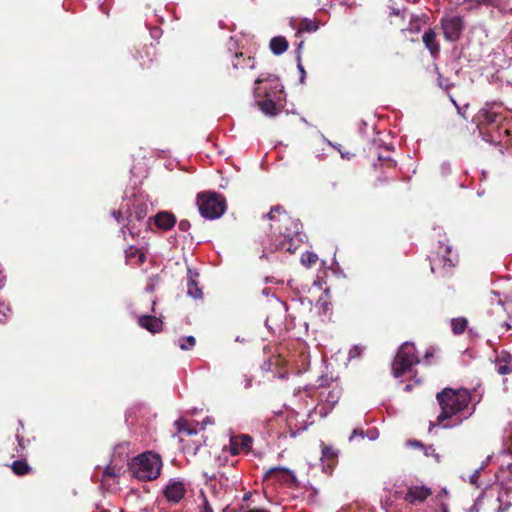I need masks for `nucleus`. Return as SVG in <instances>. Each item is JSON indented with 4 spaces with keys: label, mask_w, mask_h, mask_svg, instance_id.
<instances>
[{
    "label": "nucleus",
    "mask_w": 512,
    "mask_h": 512,
    "mask_svg": "<svg viewBox=\"0 0 512 512\" xmlns=\"http://www.w3.org/2000/svg\"><path fill=\"white\" fill-rule=\"evenodd\" d=\"M436 399L441 408L437 417L438 422L454 419L453 424H444V428H453L469 419L476 410V404L469 406L472 401L471 393L465 388H444L437 393Z\"/></svg>",
    "instance_id": "obj_2"
},
{
    "label": "nucleus",
    "mask_w": 512,
    "mask_h": 512,
    "mask_svg": "<svg viewBox=\"0 0 512 512\" xmlns=\"http://www.w3.org/2000/svg\"><path fill=\"white\" fill-rule=\"evenodd\" d=\"M11 470L17 476H24L31 472V467L26 460H16L11 465Z\"/></svg>",
    "instance_id": "obj_21"
},
{
    "label": "nucleus",
    "mask_w": 512,
    "mask_h": 512,
    "mask_svg": "<svg viewBox=\"0 0 512 512\" xmlns=\"http://www.w3.org/2000/svg\"><path fill=\"white\" fill-rule=\"evenodd\" d=\"M125 257L128 263H133L136 265H142L146 261L145 254L141 250L133 246L129 247L125 251Z\"/></svg>",
    "instance_id": "obj_18"
},
{
    "label": "nucleus",
    "mask_w": 512,
    "mask_h": 512,
    "mask_svg": "<svg viewBox=\"0 0 512 512\" xmlns=\"http://www.w3.org/2000/svg\"><path fill=\"white\" fill-rule=\"evenodd\" d=\"M283 85L272 75H260L254 82L253 95L256 99L265 97L264 100H256L259 110L268 117H275L280 109L277 103L281 101Z\"/></svg>",
    "instance_id": "obj_4"
},
{
    "label": "nucleus",
    "mask_w": 512,
    "mask_h": 512,
    "mask_svg": "<svg viewBox=\"0 0 512 512\" xmlns=\"http://www.w3.org/2000/svg\"><path fill=\"white\" fill-rule=\"evenodd\" d=\"M236 48H237V42H236V40L233 37H231L229 42H228V49L230 51H232L233 49H236Z\"/></svg>",
    "instance_id": "obj_48"
},
{
    "label": "nucleus",
    "mask_w": 512,
    "mask_h": 512,
    "mask_svg": "<svg viewBox=\"0 0 512 512\" xmlns=\"http://www.w3.org/2000/svg\"><path fill=\"white\" fill-rule=\"evenodd\" d=\"M250 497H251V492H248V493H246V494L244 495L243 500H244V501H247V500H249V499H250Z\"/></svg>",
    "instance_id": "obj_56"
},
{
    "label": "nucleus",
    "mask_w": 512,
    "mask_h": 512,
    "mask_svg": "<svg viewBox=\"0 0 512 512\" xmlns=\"http://www.w3.org/2000/svg\"><path fill=\"white\" fill-rule=\"evenodd\" d=\"M363 352V348L358 346V345H355L353 346L350 350H349V353H348V359L349 360H352L354 358H358L360 357V355L362 354Z\"/></svg>",
    "instance_id": "obj_32"
},
{
    "label": "nucleus",
    "mask_w": 512,
    "mask_h": 512,
    "mask_svg": "<svg viewBox=\"0 0 512 512\" xmlns=\"http://www.w3.org/2000/svg\"><path fill=\"white\" fill-rule=\"evenodd\" d=\"M214 419L212 417H206L201 422H194V435H197L199 432L204 431L207 425H214Z\"/></svg>",
    "instance_id": "obj_26"
},
{
    "label": "nucleus",
    "mask_w": 512,
    "mask_h": 512,
    "mask_svg": "<svg viewBox=\"0 0 512 512\" xmlns=\"http://www.w3.org/2000/svg\"><path fill=\"white\" fill-rule=\"evenodd\" d=\"M405 390H406V391H410V390H411V385H409V384H408V385H406V386H405Z\"/></svg>",
    "instance_id": "obj_63"
},
{
    "label": "nucleus",
    "mask_w": 512,
    "mask_h": 512,
    "mask_svg": "<svg viewBox=\"0 0 512 512\" xmlns=\"http://www.w3.org/2000/svg\"><path fill=\"white\" fill-rule=\"evenodd\" d=\"M297 69H298L299 74H300L299 80H300L301 83H304V80H305V77H306V71H305V69H304V67H303V65L301 63V55H300V53L297 56Z\"/></svg>",
    "instance_id": "obj_34"
},
{
    "label": "nucleus",
    "mask_w": 512,
    "mask_h": 512,
    "mask_svg": "<svg viewBox=\"0 0 512 512\" xmlns=\"http://www.w3.org/2000/svg\"><path fill=\"white\" fill-rule=\"evenodd\" d=\"M306 429H307V427H306V426H304V427H302V428H298V429H297V431H295V432H291V435H292L293 437H295V436H296L297 434H299L301 431H304V430H306Z\"/></svg>",
    "instance_id": "obj_53"
},
{
    "label": "nucleus",
    "mask_w": 512,
    "mask_h": 512,
    "mask_svg": "<svg viewBox=\"0 0 512 512\" xmlns=\"http://www.w3.org/2000/svg\"><path fill=\"white\" fill-rule=\"evenodd\" d=\"M424 450V454L426 456H431V455H435V448L431 445V446H428V447H425L422 448Z\"/></svg>",
    "instance_id": "obj_45"
},
{
    "label": "nucleus",
    "mask_w": 512,
    "mask_h": 512,
    "mask_svg": "<svg viewBox=\"0 0 512 512\" xmlns=\"http://www.w3.org/2000/svg\"><path fill=\"white\" fill-rule=\"evenodd\" d=\"M492 456L489 455L487 458L482 462L481 466L479 467L480 470L484 469L486 465H488L489 461L491 460Z\"/></svg>",
    "instance_id": "obj_51"
},
{
    "label": "nucleus",
    "mask_w": 512,
    "mask_h": 512,
    "mask_svg": "<svg viewBox=\"0 0 512 512\" xmlns=\"http://www.w3.org/2000/svg\"><path fill=\"white\" fill-rule=\"evenodd\" d=\"M197 205L201 216L208 220L220 218L227 208L224 196L215 192L198 194Z\"/></svg>",
    "instance_id": "obj_6"
},
{
    "label": "nucleus",
    "mask_w": 512,
    "mask_h": 512,
    "mask_svg": "<svg viewBox=\"0 0 512 512\" xmlns=\"http://www.w3.org/2000/svg\"><path fill=\"white\" fill-rule=\"evenodd\" d=\"M190 226L191 224L188 220H181L178 225L179 229L182 231H188L190 229Z\"/></svg>",
    "instance_id": "obj_38"
},
{
    "label": "nucleus",
    "mask_w": 512,
    "mask_h": 512,
    "mask_svg": "<svg viewBox=\"0 0 512 512\" xmlns=\"http://www.w3.org/2000/svg\"><path fill=\"white\" fill-rule=\"evenodd\" d=\"M379 160H384V161H389L391 165L395 166L396 165V162L393 161L392 159L390 158H382L381 156H379Z\"/></svg>",
    "instance_id": "obj_54"
},
{
    "label": "nucleus",
    "mask_w": 512,
    "mask_h": 512,
    "mask_svg": "<svg viewBox=\"0 0 512 512\" xmlns=\"http://www.w3.org/2000/svg\"><path fill=\"white\" fill-rule=\"evenodd\" d=\"M246 512H264V510L263 509L254 508V509H250V510H248Z\"/></svg>",
    "instance_id": "obj_55"
},
{
    "label": "nucleus",
    "mask_w": 512,
    "mask_h": 512,
    "mask_svg": "<svg viewBox=\"0 0 512 512\" xmlns=\"http://www.w3.org/2000/svg\"><path fill=\"white\" fill-rule=\"evenodd\" d=\"M232 67L235 70H241L245 71L253 70L255 68V60L252 57H243V53H235L233 59H232Z\"/></svg>",
    "instance_id": "obj_15"
},
{
    "label": "nucleus",
    "mask_w": 512,
    "mask_h": 512,
    "mask_svg": "<svg viewBox=\"0 0 512 512\" xmlns=\"http://www.w3.org/2000/svg\"><path fill=\"white\" fill-rule=\"evenodd\" d=\"M438 84L440 87L448 89L450 87V84L447 79H444L441 75L438 77Z\"/></svg>",
    "instance_id": "obj_41"
},
{
    "label": "nucleus",
    "mask_w": 512,
    "mask_h": 512,
    "mask_svg": "<svg viewBox=\"0 0 512 512\" xmlns=\"http://www.w3.org/2000/svg\"><path fill=\"white\" fill-rule=\"evenodd\" d=\"M327 400L330 401L332 404H335L338 401V392H329Z\"/></svg>",
    "instance_id": "obj_42"
},
{
    "label": "nucleus",
    "mask_w": 512,
    "mask_h": 512,
    "mask_svg": "<svg viewBox=\"0 0 512 512\" xmlns=\"http://www.w3.org/2000/svg\"><path fill=\"white\" fill-rule=\"evenodd\" d=\"M506 464L507 469L512 476V462H505L504 460L501 462V466H504Z\"/></svg>",
    "instance_id": "obj_50"
},
{
    "label": "nucleus",
    "mask_w": 512,
    "mask_h": 512,
    "mask_svg": "<svg viewBox=\"0 0 512 512\" xmlns=\"http://www.w3.org/2000/svg\"><path fill=\"white\" fill-rule=\"evenodd\" d=\"M187 293L192 295V270L190 268L187 271Z\"/></svg>",
    "instance_id": "obj_36"
},
{
    "label": "nucleus",
    "mask_w": 512,
    "mask_h": 512,
    "mask_svg": "<svg viewBox=\"0 0 512 512\" xmlns=\"http://www.w3.org/2000/svg\"><path fill=\"white\" fill-rule=\"evenodd\" d=\"M496 370L500 375L512 372V355L507 351H501L496 359Z\"/></svg>",
    "instance_id": "obj_13"
},
{
    "label": "nucleus",
    "mask_w": 512,
    "mask_h": 512,
    "mask_svg": "<svg viewBox=\"0 0 512 512\" xmlns=\"http://www.w3.org/2000/svg\"><path fill=\"white\" fill-rule=\"evenodd\" d=\"M444 37L448 41H456L463 30V20L460 16L445 17L441 21Z\"/></svg>",
    "instance_id": "obj_9"
},
{
    "label": "nucleus",
    "mask_w": 512,
    "mask_h": 512,
    "mask_svg": "<svg viewBox=\"0 0 512 512\" xmlns=\"http://www.w3.org/2000/svg\"><path fill=\"white\" fill-rule=\"evenodd\" d=\"M235 341H236V342L243 343L245 340H244L243 338H241V337H239V336H238V337H236V338H235Z\"/></svg>",
    "instance_id": "obj_60"
},
{
    "label": "nucleus",
    "mask_w": 512,
    "mask_h": 512,
    "mask_svg": "<svg viewBox=\"0 0 512 512\" xmlns=\"http://www.w3.org/2000/svg\"><path fill=\"white\" fill-rule=\"evenodd\" d=\"M103 479L119 477V470L115 466L108 465L103 470Z\"/></svg>",
    "instance_id": "obj_29"
},
{
    "label": "nucleus",
    "mask_w": 512,
    "mask_h": 512,
    "mask_svg": "<svg viewBox=\"0 0 512 512\" xmlns=\"http://www.w3.org/2000/svg\"><path fill=\"white\" fill-rule=\"evenodd\" d=\"M5 282H6V276L0 270V289L4 287Z\"/></svg>",
    "instance_id": "obj_49"
},
{
    "label": "nucleus",
    "mask_w": 512,
    "mask_h": 512,
    "mask_svg": "<svg viewBox=\"0 0 512 512\" xmlns=\"http://www.w3.org/2000/svg\"><path fill=\"white\" fill-rule=\"evenodd\" d=\"M506 448L503 450L504 454L512 455V428L508 432L505 441Z\"/></svg>",
    "instance_id": "obj_33"
},
{
    "label": "nucleus",
    "mask_w": 512,
    "mask_h": 512,
    "mask_svg": "<svg viewBox=\"0 0 512 512\" xmlns=\"http://www.w3.org/2000/svg\"><path fill=\"white\" fill-rule=\"evenodd\" d=\"M112 216L116 219V221H117L118 223H120V222H121V219H122V213H121V211H119V210H113V211H112Z\"/></svg>",
    "instance_id": "obj_46"
},
{
    "label": "nucleus",
    "mask_w": 512,
    "mask_h": 512,
    "mask_svg": "<svg viewBox=\"0 0 512 512\" xmlns=\"http://www.w3.org/2000/svg\"><path fill=\"white\" fill-rule=\"evenodd\" d=\"M270 50L275 55H281L288 49V42L283 36H276L270 40Z\"/></svg>",
    "instance_id": "obj_19"
},
{
    "label": "nucleus",
    "mask_w": 512,
    "mask_h": 512,
    "mask_svg": "<svg viewBox=\"0 0 512 512\" xmlns=\"http://www.w3.org/2000/svg\"><path fill=\"white\" fill-rule=\"evenodd\" d=\"M508 113L503 103L497 101L486 102L478 111L475 120L485 141H502V133L504 136L510 135L509 128L502 129L503 123L508 119Z\"/></svg>",
    "instance_id": "obj_3"
},
{
    "label": "nucleus",
    "mask_w": 512,
    "mask_h": 512,
    "mask_svg": "<svg viewBox=\"0 0 512 512\" xmlns=\"http://www.w3.org/2000/svg\"><path fill=\"white\" fill-rule=\"evenodd\" d=\"M439 249L435 255L429 257L432 273L446 275L455 266L457 257L452 255L451 246L439 242Z\"/></svg>",
    "instance_id": "obj_8"
},
{
    "label": "nucleus",
    "mask_w": 512,
    "mask_h": 512,
    "mask_svg": "<svg viewBox=\"0 0 512 512\" xmlns=\"http://www.w3.org/2000/svg\"><path fill=\"white\" fill-rule=\"evenodd\" d=\"M177 345L181 350H189L192 347V336L181 337L178 339Z\"/></svg>",
    "instance_id": "obj_30"
},
{
    "label": "nucleus",
    "mask_w": 512,
    "mask_h": 512,
    "mask_svg": "<svg viewBox=\"0 0 512 512\" xmlns=\"http://www.w3.org/2000/svg\"><path fill=\"white\" fill-rule=\"evenodd\" d=\"M420 362L419 357L416 353V348L414 343L405 342L403 343L397 355L394 358L392 363V373L395 378H399L405 372L410 371V369Z\"/></svg>",
    "instance_id": "obj_7"
},
{
    "label": "nucleus",
    "mask_w": 512,
    "mask_h": 512,
    "mask_svg": "<svg viewBox=\"0 0 512 512\" xmlns=\"http://www.w3.org/2000/svg\"><path fill=\"white\" fill-rule=\"evenodd\" d=\"M318 260V256L310 251H306L301 256V263L306 267H311Z\"/></svg>",
    "instance_id": "obj_24"
},
{
    "label": "nucleus",
    "mask_w": 512,
    "mask_h": 512,
    "mask_svg": "<svg viewBox=\"0 0 512 512\" xmlns=\"http://www.w3.org/2000/svg\"><path fill=\"white\" fill-rule=\"evenodd\" d=\"M432 356H433V353H432V352H430V351H427V352L425 353V358H426V359H428L429 357H432Z\"/></svg>",
    "instance_id": "obj_59"
},
{
    "label": "nucleus",
    "mask_w": 512,
    "mask_h": 512,
    "mask_svg": "<svg viewBox=\"0 0 512 512\" xmlns=\"http://www.w3.org/2000/svg\"><path fill=\"white\" fill-rule=\"evenodd\" d=\"M265 217L272 221V234L269 238V244L264 247V251L294 253L306 237L301 232L302 224L300 221L290 217L279 205L272 207ZM261 257H266V252H263Z\"/></svg>",
    "instance_id": "obj_1"
},
{
    "label": "nucleus",
    "mask_w": 512,
    "mask_h": 512,
    "mask_svg": "<svg viewBox=\"0 0 512 512\" xmlns=\"http://www.w3.org/2000/svg\"><path fill=\"white\" fill-rule=\"evenodd\" d=\"M12 315L10 306L4 302H0V323H6Z\"/></svg>",
    "instance_id": "obj_27"
},
{
    "label": "nucleus",
    "mask_w": 512,
    "mask_h": 512,
    "mask_svg": "<svg viewBox=\"0 0 512 512\" xmlns=\"http://www.w3.org/2000/svg\"><path fill=\"white\" fill-rule=\"evenodd\" d=\"M243 385L245 389H249L252 386V378L244 375Z\"/></svg>",
    "instance_id": "obj_44"
},
{
    "label": "nucleus",
    "mask_w": 512,
    "mask_h": 512,
    "mask_svg": "<svg viewBox=\"0 0 512 512\" xmlns=\"http://www.w3.org/2000/svg\"><path fill=\"white\" fill-rule=\"evenodd\" d=\"M176 223L175 216L170 212H159L154 218V224L160 229L169 230Z\"/></svg>",
    "instance_id": "obj_14"
},
{
    "label": "nucleus",
    "mask_w": 512,
    "mask_h": 512,
    "mask_svg": "<svg viewBox=\"0 0 512 512\" xmlns=\"http://www.w3.org/2000/svg\"><path fill=\"white\" fill-rule=\"evenodd\" d=\"M175 425L177 426L179 432H186L188 435L192 434V429L188 426L186 420L180 419L175 422Z\"/></svg>",
    "instance_id": "obj_31"
},
{
    "label": "nucleus",
    "mask_w": 512,
    "mask_h": 512,
    "mask_svg": "<svg viewBox=\"0 0 512 512\" xmlns=\"http://www.w3.org/2000/svg\"><path fill=\"white\" fill-rule=\"evenodd\" d=\"M356 436H360L362 438L365 437V434H364V431L362 430H358V429H354L349 437V441H353V439L356 437Z\"/></svg>",
    "instance_id": "obj_39"
},
{
    "label": "nucleus",
    "mask_w": 512,
    "mask_h": 512,
    "mask_svg": "<svg viewBox=\"0 0 512 512\" xmlns=\"http://www.w3.org/2000/svg\"><path fill=\"white\" fill-rule=\"evenodd\" d=\"M321 447H322V457H321V460H323V459H335L337 457V451L333 447L326 446L323 442L321 443Z\"/></svg>",
    "instance_id": "obj_28"
},
{
    "label": "nucleus",
    "mask_w": 512,
    "mask_h": 512,
    "mask_svg": "<svg viewBox=\"0 0 512 512\" xmlns=\"http://www.w3.org/2000/svg\"><path fill=\"white\" fill-rule=\"evenodd\" d=\"M252 438L247 434L231 436L229 446L224 450L228 451L232 456L238 455L240 452H248L251 449Z\"/></svg>",
    "instance_id": "obj_10"
},
{
    "label": "nucleus",
    "mask_w": 512,
    "mask_h": 512,
    "mask_svg": "<svg viewBox=\"0 0 512 512\" xmlns=\"http://www.w3.org/2000/svg\"><path fill=\"white\" fill-rule=\"evenodd\" d=\"M407 445L415 448H424V444L418 440H409Z\"/></svg>",
    "instance_id": "obj_43"
},
{
    "label": "nucleus",
    "mask_w": 512,
    "mask_h": 512,
    "mask_svg": "<svg viewBox=\"0 0 512 512\" xmlns=\"http://www.w3.org/2000/svg\"><path fill=\"white\" fill-rule=\"evenodd\" d=\"M326 141H327V143H328L329 145L333 146L334 148L339 149L338 147H339L340 145L336 146V145L332 144V142H330V141H328V140H326Z\"/></svg>",
    "instance_id": "obj_61"
},
{
    "label": "nucleus",
    "mask_w": 512,
    "mask_h": 512,
    "mask_svg": "<svg viewBox=\"0 0 512 512\" xmlns=\"http://www.w3.org/2000/svg\"><path fill=\"white\" fill-rule=\"evenodd\" d=\"M138 325L152 334L160 333L163 329V322L153 315H142L138 318Z\"/></svg>",
    "instance_id": "obj_12"
},
{
    "label": "nucleus",
    "mask_w": 512,
    "mask_h": 512,
    "mask_svg": "<svg viewBox=\"0 0 512 512\" xmlns=\"http://www.w3.org/2000/svg\"><path fill=\"white\" fill-rule=\"evenodd\" d=\"M430 495V490L425 487H412L405 495L409 503L423 502Z\"/></svg>",
    "instance_id": "obj_16"
},
{
    "label": "nucleus",
    "mask_w": 512,
    "mask_h": 512,
    "mask_svg": "<svg viewBox=\"0 0 512 512\" xmlns=\"http://www.w3.org/2000/svg\"><path fill=\"white\" fill-rule=\"evenodd\" d=\"M425 47L429 50L433 57H436L440 52V46L436 41V34L432 29L425 31L422 37Z\"/></svg>",
    "instance_id": "obj_17"
},
{
    "label": "nucleus",
    "mask_w": 512,
    "mask_h": 512,
    "mask_svg": "<svg viewBox=\"0 0 512 512\" xmlns=\"http://www.w3.org/2000/svg\"><path fill=\"white\" fill-rule=\"evenodd\" d=\"M441 511L442 512H449L447 505H442L441 506Z\"/></svg>",
    "instance_id": "obj_58"
},
{
    "label": "nucleus",
    "mask_w": 512,
    "mask_h": 512,
    "mask_svg": "<svg viewBox=\"0 0 512 512\" xmlns=\"http://www.w3.org/2000/svg\"><path fill=\"white\" fill-rule=\"evenodd\" d=\"M272 476H277L278 479L281 481H287L288 478L293 477L291 472L287 468H284V467H273V468L269 469L266 472L265 477H272Z\"/></svg>",
    "instance_id": "obj_22"
},
{
    "label": "nucleus",
    "mask_w": 512,
    "mask_h": 512,
    "mask_svg": "<svg viewBox=\"0 0 512 512\" xmlns=\"http://www.w3.org/2000/svg\"><path fill=\"white\" fill-rule=\"evenodd\" d=\"M399 13H400V11H399V10H397V9H395V8H392V10H391V14H392V15H399Z\"/></svg>",
    "instance_id": "obj_57"
},
{
    "label": "nucleus",
    "mask_w": 512,
    "mask_h": 512,
    "mask_svg": "<svg viewBox=\"0 0 512 512\" xmlns=\"http://www.w3.org/2000/svg\"><path fill=\"white\" fill-rule=\"evenodd\" d=\"M161 458L153 452H145L134 457L129 463L132 476L140 481H151L160 475Z\"/></svg>",
    "instance_id": "obj_5"
},
{
    "label": "nucleus",
    "mask_w": 512,
    "mask_h": 512,
    "mask_svg": "<svg viewBox=\"0 0 512 512\" xmlns=\"http://www.w3.org/2000/svg\"><path fill=\"white\" fill-rule=\"evenodd\" d=\"M194 299H203V292L197 287V283L194 281Z\"/></svg>",
    "instance_id": "obj_40"
},
{
    "label": "nucleus",
    "mask_w": 512,
    "mask_h": 512,
    "mask_svg": "<svg viewBox=\"0 0 512 512\" xmlns=\"http://www.w3.org/2000/svg\"><path fill=\"white\" fill-rule=\"evenodd\" d=\"M186 488L181 481H170L165 487L163 494L167 501L178 503L185 495Z\"/></svg>",
    "instance_id": "obj_11"
},
{
    "label": "nucleus",
    "mask_w": 512,
    "mask_h": 512,
    "mask_svg": "<svg viewBox=\"0 0 512 512\" xmlns=\"http://www.w3.org/2000/svg\"><path fill=\"white\" fill-rule=\"evenodd\" d=\"M442 170L445 172V173H448L450 171V164L449 163H443L442 164Z\"/></svg>",
    "instance_id": "obj_52"
},
{
    "label": "nucleus",
    "mask_w": 512,
    "mask_h": 512,
    "mask_svg": "<svg viewBox=\"0 0 512 512\" xmlns=\"http://www.w3.org/2000/svg\"><path fill=\"white\" fill-rule=\"evenodd\" d=\"M318 24L311 19L304 18L301 23V28L299 29V32L305 31V32H316L318 30Z\"/></svg>",
    "instance_id": "obj_25"
},
{
    "label": "nucleus",
    "mask_w": 512,
    "mask_h": 512,
    "mask_svg": "<svg viewBox=\"0 0 512 512\" xmlns=\"http://www.w3.org/2000/svg\"><path fill=\"white\" fill-rule=\"evenodd\" d=\"M480 471H481V470L478 468V469H476V470L474 471V473L470 476V483H471V484H473V485H476L477 487H479V486H480V485L478 484V482H477V478H478V476H479V474H480Z\"/></svg>",
    "instance_id": "obj_37"
},
{
    "label": "nucleus",
    "mask_w": 512,
    "mask_h": 512,
    "mask_svg": "<svg viewBox=\"0 0 512 512\" xmlns=\"http://www.w3.org/2000/svg\"><path fill=\"white\" fill-rule=\"evenodd\" d=\"M467 320L465 318H454L451 320L452 330L455 334H461L467 327Z\"/></svg>",
    "instance_id": "obj_23"
},
{
    "label": "nucleus",
    "mask_w": 512,
    "mask_h": 512,
    "mask_svg": "<svg viewBox=\"0 0 512 512\" xmlns=\"http://www.w3.org/2000/svg\"><path fill=\"white\" fill-rule=\"evenodd\" d=\"M479 4H485L498 9L501 13L512 11V3L510 0H477Z\"/></svg>",
    "instance_id": "obj_20"
},
{
    "label": "nucleus",
    "mask_w": 512,
    "mask_h": 512,
    "mask_svg": "<svg viewBox=\"0 0 512 512\" xmlns=\"http://www.w3.org/2000/svg\"><path fill=\"white\" fill-rule=\"evenodd\" d=\"M200 497L202 498V507L200 512H213L212 508L209 506L208 501L203 492H201Z\"/></svg>",
    "instance_id": "obj_35"
},
{
    "label": "nucleus",
    "mask_w": 512,
    "mask_h": 512,
    "mask_svg": "<svg viewBox=\"0 0 512 512\" xmlns=\"http://www.w3.org/2000/svg\"><path fill=\"white\" fill-rule=\"evenodd\" d=\"M147 290H149V291H151V292H152V291L154 290V285H153V284H152V285H149V286H148V288H147Z\"/></svg>",
    "instance_id": "obj_62"
},
{
    "label": "nucleus",
    "mask_w": 512,
    "mask_h": 512,
    "mask_svg": "<svg viewBox=\"0 0 512 512\" xmlns=\"http://www.w3.org/2000/svg\"><path fill=\"white\" fill-rule=\"evenodd\" d=\"M341 156H342V158H349L348 153L347 154L341 153Z\"/></svg>",
    "instance_id": "obj_64"
},
{
    "label": "nucleus",
    "mask_w": 512,
    "mask_h": 512,
    "mask_svg": "<svg viewBox=\"0 0 512 512\" xmlns=\"http://www.w3.org/2000/svg\"><path fill=\"white\" fill-rule=\"evenodd\" d=\"M379 436V433L377 430H372V431H369L368 432V438L373 441V440H376Z\"/></svg>",
    "instance_id": "obj_47"
}]
</instances>
